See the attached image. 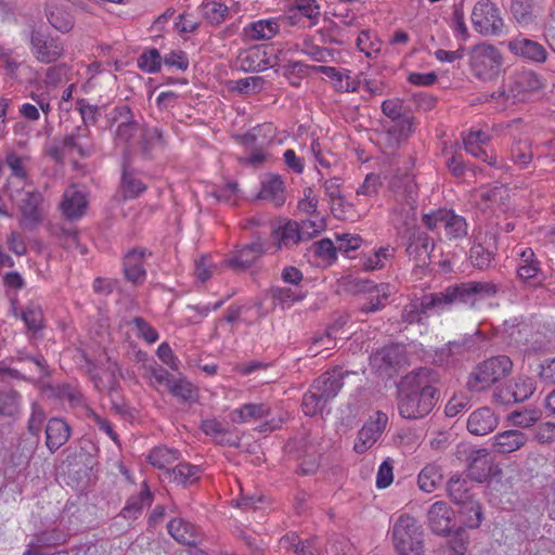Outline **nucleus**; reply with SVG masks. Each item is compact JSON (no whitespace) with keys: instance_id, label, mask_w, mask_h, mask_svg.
I'll use <instances>...</instances> for the list:
<instances>
[{"instance_id":"nucleus-1","label":"nucleus","mask_w":555,"mask_h":555,"mask_svg":"<svg viewBox=\"0 0 555 555\" xmlns=\"http://www.w3.org/2000/svg\"><path fill=\"white\" fill-rule=\"evenodd\" d=\"M393 194L392 217L398 233L405 240V253L417 266L430 262L435 248L429 235L415 224L417 207V185L410 175H397L390 181Z\"/></svg>"},{"instance_id":"nucleus-2","label":"nucleus","mask_w":555,"mask_h":555,"mask_svg":"<svg viewBox=\"0 0 555 555\" xmlns=\"http://www.w3.org/2000/svg\"><path fill=\"white\" fill-rule=\"evenodd\" d=\"M438 373L430 367H420L406 374L398 389V412L406 420L428 415L438 401Z\"/></svg>"},{"instance_id":"nucleus-3","label":"nucleus","mask_w":555,"mask_h":555,"mask_svg":"<svg viewBox=\"0 0 555 555\" xmlns=\"http://www.w3.org/2000/svg\"><path fill=\"white\" fill-rule=\"evenodd\" d=\"M499 286L492 281H470L451 285L443 292L435 293L440 310L453 304H464L470 307L478 300L494 297Z\"/></svg>"},{"instance_id":"nucleus-4","label":"nucleus","mask_w":555,"mask_h":555,"mask_svg":"<svg viewBox=\"0 0 555 555\" xmlns=\"http://www.w3.org/2000/svg\"><path fill=\"white\" fill-rule=\"evenodd\" d=\"M513 362L507 356L491 357L477 364L468 376L469 391L481 392L512 373Z\"/></svg>"},{"instance_id":"nucleus-5","label":"nucleus","mask_w":555,"mask_h":555,"mask_svg":"<svg viewBox=\"0 0 555 555\" xmlns=\"http://www.w3.org/2000/svg\"><path fill=\"white\" fill-rule=\"evenodd\" d=\"M424 533L417 520L403 514L392 527V540L399 555H422L424 551Z\"/></svg>"},{"instance_id":"nucleus-6","label":"nucleus","mask_w":555,"mask_h":555,"mask_svg":"<svg viewBox=\"0 0 555 555\" xmlns=\"http://www.w3.org/2000/svg\"><path fill=\"white\" fill-rule=\"evenodd\" d=\"M469 67L478 79L492 81L502 70L503 54L493 44L482 42L475 44L469 53Z\"/></svg>"},{"instance_id":"nucleus-7","label":"nucleus","mask_w":555,"mask_h":555,"mask_svg":"<svg viewBox=\"0 0 555 555\" xmlns=\"http://www.w3.org/2000/svg\"><path fill=\"white\" fill-rule=\"evenodd\" d=\"M423 224L429 231L443 230V235L449 241H460L468 234L466 219L454 210L438 209L423 216Z\"/></svg>"},{"instance_id":"nucleus-8","label":"nucleus","mask_w":555,"mask_h":555,"mask_svg":"<svg viewBox=\"0 0 555 555\" xmlns=\"http://www.w3.org/2000/svg\"><path fill=\"white\" fill-rule=\"evenodd\" d=\"M473 28L483 37H494L502 34L504 20L501 11L492 0H478L470 14Z\"/></svg>"},{"instance_id":"nucleus-9","label":"nucleus","mask_w":555,"mask_h":555,"mask_svg":"<svg viewBox=\"0 0 555 555\" xmlns=\"http://www.w3.org/2000/svg\"><path fill=\"white\" fill-rule=\"evenodd\" d=\"M447 491L455 504L462 505L474 514L467 519V526L470 528L479 527L482 520L481 506L473 499L474 494L469 481L460 475H454L447 483Z\"/></svg>"},{"instance_id":"nucleus-10","label":"nucleus","mask_w":555,"mask_h":555,"mask_svg":"<svg viewBox=\"0 0 555 555\" xmlns=\"http://www.w3.org/2000/svg\"><path fill=\"white\" fill-rule=\"evenodd\" d=\"M478 334L479 332H476L474 335H464L436 349L434 362L439 366L446 367L455 365L466 354L477 350L478 344L476 336Z\"/></svg>"},{"instance_id":"nucleus-11","label":"nucleus","mask_w":555,"mask_h":555,"mask_svg":"<svg viewBox=\"0 0 555 555\" xmlns=\"http://www.w3.org/2000/svg\"><path fill=\"white\" fill-rule=\"evenodd\" d=\"M107 124L109 127L117 124L114 132L116 144L128 145L140 130V125L134 118V114L127 104L115 106L107 114Z\"/></svg>"},{"instance_id":"nucleus-12","label":"nucleus","mask_w":555,"mask_h":555,"mask_svg":"<svg viewBox=\"0 0 555 555\" xmlns=\"http://www.w3.org/2000/svg\"><path fill=\"white\" fill-rule=\"evenodd\" d=\"M507 50L516 57L531 64H543L547 61L548 52L539 41L525 35H517L505 42Z\"/></svg>"},{"instance_id":"nucleus-13","label":"nucleus","mask_w":555,"mask_h":555,"mask_svg":"<svg viewBox=\"0 0 555 555\" xmlns=\"http://www.w3.org/2000/svg\"><path fill=\"white\" fill-rule=\"evenodd\" d=\"M30 48L36 60L43 64L57 61L64 53L62 42L57 38L39 30L30 33Z\"/></svg>"},{"instance_id":"nucleus-14","label":"nucleus","mask_w":555,"mask_h":555,"mask_svg":"<svg viewBox=\"0 0 555 555\" xmlns=\"http://www.w3.org/2000/svg\"><path fill=\"white\" fill-rule=\"evenodd\" d=\"M535 390L534 382L527 376H518L505 387L496 388L494 399L502 404L522 402L529 399Z\"/></svg>"},{"instance_id":"nucleus-15","label":"nucleus","mask_w":555,"mask_h":555,"mask_svg":"<svg viewBox=\"0 0 555 555\" xmlns=\"http://www.w3.org/2000/svg\"><path fill=\"white\" fill-rule=\"evenodd\" d=\"M4 164L11 171L5 185V192L13 201L20 195L21 191L25 189L28 182L26 158L11 152L7 154Z\"/></svg>"},{"instance_id":"nucleus-16","label":"nucleus","mask_w":555,"mask_h":555,"mask_svg":"<svg viewBox=\"0 0 555 555\" xmlns=\"http://www.w3.org/2000/svg\"><path fill=\"white\" fill-rule=\"evenodd\" d=\"M388 423V416L384 412H376L375 417L366 422L359 430L353 449L357 453L367 451L382 436Z\"/></svg>"},{"instance_id":"nucleus-17","label":"nucleus","mask_w":555,"mask_h":555,"mask_svg":"<svg viewBox=\"0 0 555 555\" xmlns=\"http://www.w3.org/2000/svg\"><path fill=\"white\" fill-rule=\"evenodd\" d=\"M544 86V79L534 70L527 68L511 76L509 91L514 96L524 99L527 94L542 90Z\"/></svg>"},{"instance_id":"nucleus-18","label":"nucleus","mask_w":555,"mask_h":555,"mask_svg":"<svg viewBox=\"0 0 555 555\" xmlns=\"http://www.w3.org/2000/svg\"><path fill=\"white\" fill-rule=\"evenodd\" d=\"M454 513L448 503L435 502L427 512V522L430 530L438 535L451 532Z\"/></svg>"},{"instance_id":"nucleus-19","label":"nucleus","mask_w":555,"mask_h":555,"mask_svg":"<svg viewBox=\"0 0 555 555\" xmlns=\"http://www.w3.org/2000/svg\"><path fill=\"white\" fill-rule=\"evenodd\" d=\"M440 310L438 299L435 293L424 295L422 298L411 300L403 307L401 318L406 323H418L430 311Z\"/></svg>"},{"instance_id":"nucleus-20","label":"nucleus","mask_w":555,"mask_h":555,"mask_svg":"<svg viewBox=\"0 0 555 555\" xmlns=\"http://www.w3.org/2000/svg\"><path fill=\"white\" fill-rule=\"evenodd\" d=\"M498 425V415L488 406H482L472 412L466 423L467 430L475 436H486L492 433Z\"/></svg>"},{"instance_id":"nucleus-21","label":"nucleus","mask_w":555,"mask_h":555,"mask_svg":"<svg viewBox=\"0 0 555 555\" xmlns=\"http://www.w3.org/2000/svg\"><path fill=\"white\" fill-rule=\"evenodd\" d=\"M528 441L527 434L518 429H508L492 437V450L496 454L507 455L521 449Z\"/></svg>"},{"instance_id":"nucleus-22","label":"nucleus","mask_w":555,"mask_h":555,"mask_svg":"<svg viewBox=\"0 0 555 555\" xmlns=\"http://www.w3.org/2000/svg\"><path fill=\"white\" fill-rule=\"evenodd\" d=\"M87 204L86 194L76 185H70L63 193L60 208L66 219L76 220L85 215Z\"/></svg>"},{"instance_id":"nucleus-23","label":"nucleus","mask_w":555,"mask_h":555,"mask_svg":"<svg viewBox=\"0 0 555 555\" xmlns=\"http://www.w3.org/2000/svg\"><path fill=\"white\" fill-rule=\"evenodd\" d=\"M147 255L150 256L151 253H147L145 248H133L125 255L122 267L125 278L129 282L133 284L143 283L146 278L144 261Z\"/></svg>"},{"instance_id":"nucleus-24","label":"nucleus","mask_w":555,"mask_h":555,"mask_svg":"<svg viewBox=\"0 0 555 555\" xmlns=\"http://www.w3.org/2000/svg\"><path fill=\"white\" fill-rule=\"evenodd\" d=\"M345 375H347L346 371L341 367H335L334 370L322 374L314 380L312 386L315 390H319L327 402H330L343 388Z\"/></svg>"},{"instance_id":"nucleus-25","label":"nucleus","mask_w":555,"mask_h":555,"mask_svg":"<svg viewBox=\"0 0 555 555\" xmlns=\"http://www.w3.org/2000/svg\"><path fill=\"white\" fill-rule=\"evenodd\" d=\"M258 199H263L279 207L285 203V185L281 176L268 173L261 180V189L257 195Z\"/></svg>"},{"instance_id":"nucleus-26","label":"nucleus","mask_w":555,"mask_h":555,"mask_svg":"<svg viewBox=\"0 0 555 555\" xmlns=\"http://www.w3.org/2000/svg\"><path fill=\"white\" fill-rule=\"evenodd\" d=\"M70 437V426L62 418L52 417L46 427V446L51 453L64 446Z\"/></svg>"},{"instance_id":"nucleus-27","label":"nucleus","mask_w":555,"mask_h":555,"mask_svg":"<svg viewBox=\"0 0 555 555\" xmlns=\"http://www.w3.org/2000/svg\"><path fill=\"white\" fill-rule=\"evenodd\" d=\"M404 347L399 344L387 345L371 356V363L379 371L399 365L404 361Z\"/></svg>"},{"instance_id":"nucleus-28","label":"nucleus","mask_w":555,"mask_h":555,"mask_svg":"<svg viewBox=\"0 0 555 555\" xmlns=\"http://www.w3.org/2000/svg\"><path fill=\"white\" fill-rule=\"evenodd\" d=\"M42 202L41 193L37 191H27L21 202V223L23 227L34 229L40 222L39 206Z\"/></svg>"},{"instance_id":"nucleus-29","label":"nucleus","mask_w":555,"mask_h":555,"mask_svg":"<svg viewBox=\"0 0 555 555\" xmlns=\"http://www.w3.org/2000/svg\"><path fill=\"white\" fill-rule=\"evenodd\" d=\"M271 415V408L266 403H245L233 410L230 414L231 421L236 424H244L250 421H260Z\"/></svg>"},{"instance_id":"nucleus-30","label":"nucleus","mask_w":555,"mask_h":555,"mask_svg":"<svg viewBox=\"0 0 555 555\" xmlns=\"http://www.w3.org/2000/svg\"><path fill=\"white\" fill-rule=\"evenodd\" d=\"M237 61L240 68L245 73H259L271 66L266 51L259 47L251 48L241 53Z\"/></svg>"},{"instance_id":"nucleus-31","label":"nucleus","mask_w":555,"mask_h":555,"mask_svg":"<svg viewBox=\"0 0 555 555\" xmlns=\"http://www.w3.org/2000/svg\"><path fill=\"white\" fill-rule=\"evenodd\" d=\"M263 253V245L257 240L237 250L235 256L229 260V263L233 268L245 270L251 267Z\"/></svg>"},{"instance_id":"nucleus-32","label":"nucleus","mask_w":555,"mask_h":555,"mask_svg":"<svg viewBox=\"0 0 555 555\" xmlns=\"http://www.w3.org/2000/svg\"><path fill=\"white\" fill-rule=\"evenodd\" d=\"M167 529L177 542L189 546L197 545L196 528L191 522L182 518H173L168 522Z\"/></svg>"},{"instance_id":"nucleus-33","label":"nucleus","mask_w":555,"mask_h":555,"mask_svg":"<svg viewBox=\"0 0 555 555\" xmlns=\"http://www.w3.org/2000/svg\"><path fill=\"white\" fill-rule=\"evenodd\" d=\"M146 185L137 177L127 160V153L124 156L121 190L125 198H134L143 193Z\"/></svg>"},{"instance_id":"nucleus-34","label":"nucleus","mask_w":555,"mask_h":555,"mask_svg":"<svg viewBox=\"0 0 555 555\" xmlns=\"http://www.w3.org/2000/svg\"><path fill=\"white\" fill-rule=\"evenodd\" d=\"M280 30L275 20H259L244 27V35L249 40H269Z\"/></svg>"},{"instance_id":"nucleus-35","label":"nucleus","mask_w":555,"mask_h":555,"mask_svg":"<svg viewBox=\"0 0 555 555\" xmlns=\"http://www.w3.org/2000/svg\"><path fill=\"white\" fill-rule=\"evenodd\" d=\"M153 501V494L147 488L146 482H143V488L138 495L129 498L125 507L121 509L120 515L126 519H137L142 513L144 506H150Z\"/></svg>"},{"instance_id":"nucleus-36","label":"nucleus","mask_w":555,"mask_h":555,"mask_svg":"<svg viewBox=\"0 0 555 555\" xmlns=\"http://www.w3.org/2000/svg\"><path fill=\"white\" fill-rule=\"evenodd\" d=\"M541 273V262L532 248H525L519 253L517 275L524 281L534 279Z\"/></svg>"},{"instance_id":"nucleus-37","label":"nucleus","mask_w":555,"mask_h":555,"mask_svg":"<svg viewBox=\"0 0 555 555\" xmlns=\"http://www.w3.org/2000/svg\"><path fill=\"white\" fill-rule=\"evenodd\" d=\"M273 236L278 240V248L292 247L302 241L300 227L297 221L288 220L273 231Z\"/></svg>"},{"instance_id":"nucleus-38","label":"nucleus","mask_w":555,"mask_h":555,"mask_svg":"<svg viewBox=\"0 0 555 555\" xmlns=\"http://www.w3.org/2000/svg\"><path fill=\"white\" fill-rule=\"evenodd\" d=\"M443 480V473L437 464H427L418 474L417 482L422 491L434 492Z\"/></svg>"},{"instance_id":"nucleus-39","label":"nucleus","mask_w":555,"mask_h":555,"mask_svg":"<svg viewBox=\"0 0 555 555\" xmlns=\"http://www.w3.org/2000/svg\"><path fill=\"white\" fill-rule=\"evenodd\" d=\"M269 295L273 300V306H279L283 310L291 308L294 304L305 298V294L299 289L280 286L271 287Z\"/></svg>"},{"instance_id":"nucleus-40","label":"nucleus","mask_w":555,"mask_h":555,"mask_svg":"<svg viewBox=\"0 0 555 555\" xmlns=\"http://www.w3.org/2000/svg\"><path fill=\"white\" fill-rule=\"evenodd\" d=\"M488 451L486 449H478L472 452L470 463L468 465V475L472 479L482 482L487 479L490 472V466L487 461Z\"/></svg>"},{"instance_id":"nucleus-41","label":"nucleus","mask_w":555,"mask_h":555,"mask_svg":"<svg viewBox=\"0 0 555 555\" xmlns=\"http://www.w3.org/2000/svg\"><path fill=\"white\" fill-rule=\"evenodd\" d=\"M165 475L178 485L188 486L199 478V467L189 463H179L173 468L167 469Z\"/></svg>"},{"instance_id":"nucleus-42","label":"nucleus","mask_w":555,"mask_h":555,"mask_svg":"<svg viewBox=\"0 0 555 555\" xmlns=\"http://www.w3.org/2000/svg\"><path fill=\"white\" fill-rule=\"evenodd\" d=\"M179 459V452L176 449L167 447H156L147 455L149 462L159 469H170L168 466L173 464Z\"/></svg>"},{"instance_id":"nucleus-43","label":"nucleus","mask_w":555,"mask_h":555,"mask_svg":"<svg viewBox=\"0 0 555 555\" xmlns=\"http://www.w3.org/2000/svg\"><path fill=\"white\" fill-rule=\"evenodd\" d=\"M22 396L15 389L0 390V414L15 416L21 411Z\"/></svg>"},{"instance_id":"nucleus-44","label":"nucleus","mask_w":555,"mask_h":555,"mask_svg":"<svg viewBox=\"0 0 555 555\" xmlns=\"http://www.w3.org/2000/svg\"><path fill=\"white\" fill-rule=\"evenodd\" d=\"M468 544V535L465 529L459 528L448 539L442 547V555H463Z\"/></svg>"},{"instance_id":"nucleus-45","label":"nucleus","mask_w":555,"mask_h":555,"mask_svg":"<svg viewBox=\"0 0 555 555\" xmlns=\"http://www.w3.org/2000/svg\"><path fill=\"white\" fill-rule=\"evenodd\" d=\"M139 144L142 153L149 155L153 149L164 144L163 131L158 127L142 128Z\"/></svg>"},{"instance_id":"nucleus-46","label":"nucleus","mask_w":555,"mask_h":555,"mask_svg":"<svg viewBox=\"0 0 555 555\" xmlns=\"http://www.w3.org/2000/svg\"><path fill=\"white\" fill-rule=\"evenodd\" d=\"M327 403L319 390L311 386L310 390L304 395L301 408L306 415L314 416L322 413Z\"/></svg>"},{"instance_id":"nucleus-47","label":"nucleus","mask_w":555,"mask_h":555,"mask_svg":"<svg viewBox=\"0 0 555 555\" xmlns=\"http://www.w3.org/2000/svg\"><path fill=\"white\" fill-rule=\"evenodd\" d=\"M201 9L204 17L211 25H219L224 22L229 13V8L217 1L203 2Z\"/></svg>"},{"instance_id":"nucleus-48","label":"nucleus","mask_w":555,"mask_h":555,"mask_svg":"<svg viewBox=\"0 0 555 555\" xmlns=\"http://www.w3.org/2000/svg\"><path fill=\"white\" fill-rule=\"evenodd\" d=\"M168 390L183 402L195 401L197 397L196 388L185 378H173Z\"/></svg>"},{"instance_id":"nucleus-49","label":"nucleus","mask_w":555,"mask_h":555,"mask_svg":"<svg viewBox=\"0 0 555 555\" xmlns=\"http://www.w3.org/2000/svg\"><path fill=\"white\" fill-rule=\"evenodd\" d=\"M352 288L357 293H365V294H380L383 297H389L392 293V287L390 284L380 283L376 284L370 280L364 279H356L352 282Z\"/></svg>"},{"instance_id":"nucleus-50","label":"nucleus","mask_w":555,"mask_h":555,"mask_svg":"<svg viewBox=\"0 0 555 555\" xmlns=\"http://www.w3.org/2000/svg\"><path fill=\"white\" fill-rule=\"evenodd\" d=\"M335 90L339 92H357L361 89V81L357 76H351V72L340 68L333 81Z\"/></svg>"},{"instance_id":"nucleus-51","label":"nucleus","mask_w":555,"mask_h":555,"mask_svg":"<svg viewBox=\"0 0 555 555\" xmlns=\"http://www.w3.org/2000/svg\"><path fill=\"white\" fill-rule=\"evenodd\" d=\"M542 416V412L538 409H529L524 411H514L509 413L508 420L514 426L528 428L535 424Z\"/></svg>"},{"instance_id":"nucleus-52","label":"nucleus","mask_w":555,"mask_h":555,"mask_svg":"<svg viewBox=\"0 0 555 555\" xmlns=\"http://www.w3.org/2000/svg\"><path fill=\"white\" fill-rule=\"evenodd\" d=\"M22 320L27 328L34 333L42 328L43 313L39 305L29 304L22 311Z\"/></svg>"},{"instance_id":"nucleus-53","label":"nucleus","mask_w":555,"mask_h":555,"mask_svg":"<svg viewBox=\"0 0 555 555\" xmlns=\"http://www.w3.org/2000/svg\"><path fill=\"white\" fill-rule=\"evenodd\" d=\"M533 0H511L509 12L518 23H528L532 20Z\"/></svg>"},{"instance_id":"nucleus-54","label":"nucleus","mask_w":555,"mask_h":555,"mask_svg":"<svg viewBox=\"0 0 555 555\" xmlns=\"http://www.w3.org/2000/svg\"><path fill=\"white\" fill-rule=\"evenodd\" d=\"M451 27L462 38L468 37V28L465 23L464 0L453 4L451 14Z\"/></svg>"},{"instance_id":"nucleus-55","label":"nucleus","mask_w":555,"mask_h":555,"mask_svg":"<svg viewBox=\"0 0 555 555\" xmlns=\"http://www.w3.org/2000/svg\"><path fill=\"white\" fill-rule=\"evenodd\" d=\"M233 90L240 94L258 93L263 89L264 79L260 76H250L235 80Z\"/></svg>"},{"instance_id":"nucleus-56","label":"nucleus","mask_w":555,"mask_h":555,"mask_svg":"<svg viewBox=\"0 0 555 555\" xmlns=\"http://www.w3.org/2000/svg\"><path fill=\"white\" fill-rule=\"evenodd\" d=\"M337 332L336 327H331L326 333L317 336L312 339V345L309 348V351L312 356H318L323 350H331L336 346V337L334 334Z\"/></svg>"},{"instance_id":"nucleus-57","label":"nucleus","mask_w":555,"mask_h":555,"mask_svg":"<svg viewBox=\"0 0 555 555\" xmlns=\"http://www.w3.org/2000/svg\"><path fill=\"white\" fill-rule=\"evenodd\" d=\"M511 158L521 168H526L533 158L530 144L526 141H519L515 143L511 149Z\"/></svg>"},{"instance_id":"nucleus-58","label":"nucleus","mask_w":555,"mask_h":555,"mask_svg":"<svg viewBox=\"0 0 555 555\" xmlns=\"http://www.w3.org/2000/svg\"><path fill=\"white\" fill-rule=\"evenodd\" d=\"M162 60L158 50L152 48L138 57V66L144 72L156 73L160 69Z\"/></svg>"},{"instance_id":"nucleus-59","label":"nucleus","mask_w":555,"mask_h":555,"mask_svg":"<svg viewBox=\"0 0 555 555\" xmlns=\"http://www.w3.org/2000/svg\"><path fill=\"white\" fill-rule=\"evenodd\" d=\"M469 259L475 268L483 270L490 267L493 253L486 249L481 244H476L470 248Z\"/></svg>"},{"instance_id":"nucleus-60","label":"nucleus","mask_w":555,"mask_h":555,"mask_svg":"<svg viewBox=\"0 0 555 555\" xmlns=\"http://www.w3.org/2000/svg\"><path fill=\"white\" fill-rule=\"evenodd\" d=\"M312 248L315 256L328 263L336 260L337 251L339 250L330 238H322L315 242Z\"/></svg>"},{"instance_id":"nucleus-61","label":"nucleus","mask_w":555,"mask_h":555,"mask_svg":"<svg viewBox=\"0 0 555 555\" xmlns=\"http://www.w3.org/2000/svg\"><path fill=\"white\" fill-rule=\"evenodd\" d=\"M284 547L292 550L297 555H314L309 541H302L295 534H288L281 540Z\"/></svg>"},{"instance_id":"nucleus-62","label":"nucleus","mask_w":555,"mask_h":555,"mask_svg":"<svg viewBox=\"0 0 555 555\" xmlns=\"http://www.w3.org/2000/svg\"><path fill=\"white\" fill-rule=\"evenodd\" d=\"M61 142L67 150L68 154H72L74 151H76L80 157H87L94 151L93 143L80 144L78 141H76L72 133L66 134L63 139H61Z\"/></svg>"},{"instance_id":"nucleus-63","label":"nucleus","mask_w":555,"mask_h":555,"mask_svg":"<svg viewBox=\"0 0 555 555\" xmlns=\"http://www.w3.org/2000/svg\"><path fill=\"white\" fill-rule=\"evenodd\" d=\"M382 111L384 115L396 122L406 114L403 101L398 98L385 100L382 103Z\"/></svg>"},{"instance_id":"nucleus-64","label":"nucleus","mask_w":555,"mask_h":555,"mask_svg":"<svg viewBox=\"0 0 555 555\" xmlns=\"http://www.w3.org/2000/svg\"><path fill=\"white\" fill-rule=\"evenodd\" d=\"M46 413L43 409L36 402L31 404V413L28 420L27 428L29 434L33 436L39 437L41 431V426L46 421Z\"/></svg>"}]
</instances>
